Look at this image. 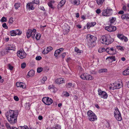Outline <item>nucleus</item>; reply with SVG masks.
<instances>
[{
  "mask_svg": "<svg viewBox=\"0 0 129 129\" xmlns=\"http://www.w3.org/2000/svg\"><path fill=\"white\" fill-rule=\"evenodd\" d=\"M63 94V95L66 96H69V93L67 91L64 92Z\"/></svg>",
  "mask_w": 129,
  "mask_h": 129,
  "instance_id": "obj_45",
  "label": "nucleus"
},
{
  "mask_svg": "<svg viewBox=\"0 0 129 129\" xmlns=\"http://www.w3.org/2000/svg\"><path fill=\"white\" fill-rule=\"evenodd\" d=\"M17 54V56L21 59H23L25 57V53L24 51H19Z\"/></svg>",
  "mask_w": 129,
  "mask_h": 129,
  "instance_id": "obj_12",
  "label": "nucleus"
},
{
  "mask_svg": "<svg viewBox=\"0 0 129 129\" xmlns=\"http://www.w3.org/2000/svg\"><path fill=\"white\" fill-rule=\"evenodd\" d=\"M73 85L72 84V83H68L67 84V87L68 88H70Z\"/></svg>",
  "mask_w": 129,
  "mask_h": 129,
  "instance_id": "obj_48",
  "label": "nucleus"
},
{
  "mask_svg": "<svg viewBox=\"0 0 129 129\" xmlns=\"http://www.w3.org/2000/svg\"><path fill=\"white\" fill-rule=\"evenodd\" d=\"M9 68L10 70H12L13 68V67L10 64L9 65Z\"/></svg>",
  "mask_w": 129,
  "mask_h": 129,
  "instance_id": "obj_58",
  "label": "nucleus"
},
{
  "mask_svg": "<svg viewBox=\"0 0 129 129\" xmlns=\"http://www.w3.org/2000/svg\"><path fill=\"white\" fill-rule=\"evenodd\" d=\"M42 79L43 81H44L45 82V81L47 80V77L46 76H44L43 77Z\"/></svg>",
  "mask_w": 129,
  "mask_h": 129,
  "instance_id": "obj_59",
  "label": "nucleus"
},
{
  "mask_svg": "<svg viewBox=\"0 0 129 129\" xmlns=\"http://www.w3.org/2000/svg\"><path fill=\"white\" fill-rule=\"evenodd\" d=\"M10 35L12 36H14L16 35L15 30H13L10 31Z\"/></svg>",
  "mask_w": 129,
  "mask_h": 129,
  "instance_id": "obj_40",
  "label": "nucleus"
},
{
  "mask_svg": "<svg viewBox=\"0 0 129 129\" xmlns=\"http://www.w3.org/2000/svg\"><path fill=\"white\" fill-rule=\"evenodd\" d=\"M81 78L82 79L91 80L93 79V77L87 73H84L80 76Z\"/></svg>",
  "mask_w": 129,
  "mask_h": 129,
  "instance_id": "obj_7",
  "label": "nucleus"
},
{
  "mask_svg": "<svg viewBox=\"0 0 129 129\" xmlns=\"http://www.w3.org/2000/svg\"><path fill=\"white\" fill-rule=\"evenodd\" d=\"M41 37V35L40 34H37L36 36V39L37 40H39Z\"/></svg>",
  "mask_w": 129,
  "mask_h": 129,
  "instance_id": "obj_41",
  "label": "nucleus"
},
{
  "mask_svg": "<svg viewBox=\"0 0 129 129\" xmlns=\"http://www.w3.org/2000/svg\"><path fill=\"white\" fill-rule=\"evenodd\" d=\"M42 58V57L40 56H37L36 58V60H39Z\"/></svg>",
  "mask_w": 129,
  "mask_h": 129,
  "instance_id": "obj_53",
  "label": "nucleus"
},
{
  "mask_svg": "<svg viewBox=\"0 0 129 129\" xmlns=\"http://www.w3.org/2000/svg\"><path fill=\"white\" fill-rule=\"evenodd\" d=\"M34 71L33 70H31L28 72L27 76H29V77L32 76L34 75Z\"/></svg>",
  "mask_w": 129,
  "mask_h": 129,
  "instance_id": "obj_19",
  "label": "nucleus"
},
{
  "mask_svg": "<svg viewBox=\"0 0 129 129\" xmlns=\"http://www.w3.org/2000/svg\"><path fill=\"white\" fill-rule=\"evenodd\" d=\"M38 118V119L39 120H42V119H43V117L41 116H39Z\"/></svg>",
  "mask_w": 129,
  "mask_h": 129,
  "instance_id": "obj_63",
  "label": "nucleus"
},
{
  "mask_svg": "<svg viewBox=\"0 0 129 129\" xmlns=\"http://www.w3.org/2000/svg\"><path fill=\"white\" fill-rule=\"evenodd\" d=\"M87 37L90 38L89 43L90 44L91 43V45L90 46V47H92L94 46L93 43L95 42V40H96V38L94 36L89 35H88Z\"/></svg>",
  "mask_w": 129,
  "mask_h": 129,
  "instance_id": "obj_11",
  "label": "nucleus"
},
{
  "mask_svg": "<svg viewBox=\"0 0 129 129\" xmlns=\"http://www.w3.org/2000/svg\"><path fill=\"white\" fill-rule=\"evenodd\" d=\"M34 5V4H36L37 5H39L40 1L39 0H34L33 1L31 2Z\"/></svg>",
  "mask_w": 129,
  "mask_h": 129,
  "instance_id": "obj_32",
  "label": "nucleus"
},
{
  "mask_svg": "<svg viewBox=\"0 0 129 129\" xmlns=\"http://www.w3.org/2000/svg\"><path fill=\"white\" fill-rule=\"evenodd\" d=\"M5 125L8 129H12V127H11L9 123L6 122L5 123Z\"/></svg>",
  "mask_w": 129,
  "mask_h": 129,
  "instance_id": "obj_35",
  "label": "nucleus"
},
{
  "mask_svg": "<svg viewBox=\"0 0 129 129\" xmlns=\"http://www.w3.org/2000/svg\"><path fill=\"white\" fill-rule=\"evenodd\" d=\"M42 101L45 104L47 105H51L53 102L52 99L48 97L43 98L42 99Z\"/></svg>",
  "mask_w": 129,
  "mask_h": 129,
  "instance_id": "obj_8",
  "label": "nucleus"
},
{
  "mask_svg": "<svg viewBox=\"0 0 129 129\" xmlns=\"http://www.w3.org/2000/svg\"><path fill=\"white\" fill-rule=\"evenodd\" d=\"M48 5L53 10L54 9V7L52 5V2H50L48 3Z\"/></svg>",
  "mask_w": 129,
  "mask_h": 129,
  "instance_id": "obj_29",
  "label": "nucleus"
},
{
  "mask_svg": "<svg viewBox=\"0 0 129 129\" xmlns=\"http://www.w3.org/2000/svg\"><path fill=\"white\" fill-rule=\"evenodd\" d=\"M26 7L27 9L29 10H33L35 8L34 4L32 2L28 3Z\"/></svg>",
  "mask_w": 129,
  "mask_h": 129,
  "instance_id": "obj_13",
  "label": "nucleus"
},
{
  "mask_svg": "<svg viewBox=\"0 0 129 129\" xmlns=\"http://www.w3.org/2000/svg\"><path fill=\"white\" fill-rule=\"evenodd\" d=\"M114 116L116 119L118 121H121L122 119L120 113V114L114 115Z\"/></svg>",
  "mask_w": 129,
  "mask_h": 129,
  "instance_id": "obj_21",
  "label": "nucleus"
},
{
  "mask_svg": "<svg viewBox=\"0 0 129 129\" xmlns=\"http://www.w3.org/2000/svg\"><path fill=\"white\" fill-rule=\"evenodd\" d=\"M96 23L95 22H91L89 23H87V27L89 28L90 27L94 26L96 24Z\"/></svg>",
  "mask_w": 129,
  "mask_h": 129,
  "instance_id": "obj_24",
  "label": "nucleus"
},
{
  "mask_svg": "<svg viewBox=\"0 0 129 129\" xmlns=\"http://www.w3.org/2000/svg\"><path fill=\"white\" fill-rule=\"evenodd\" d=\"M14 99L16 101H18L19 100L18 98L16 96H14Z\"/></svg>",
  "mask_w": 129,
  "mask_h": 129,
  "instance_id": "obj_56",
  "label": "nucleus"
},
{
  "mask_svg": "<svg viewBox=\"0 0 129 129\" xmlns=\"http://www.w3.org/2000/svg\"><path fill=\"white\" fill-rule=\"evenodd\" d=\"M43 70V68L41 67L38 68L37 69V72L38 73L41 72Z\"/></svg>",
  "mask_w": 129,
  "mask_h": 129,
  "instance_id": "obj_49",
  "label": "nucleus"
},
{
  "mask_svg": "<svg viewBox=\"0 0 129 129\" xmlns=\"http://www.w3.org/2000/svg\"><path fill=\"white\" fill-rule=\"evenodd\" d=\"M52 129H61V126L59 125H57L52 128Z\"/></svg>",
  "mask_w": 129,
  "mask_h": 129,
  "instance_id": "obj_33",
  "label": "nucleus"
},
{
  "mask_svg": "<svg viewBox=\"0 0 129 129\" xmlns=\"http://www.w3.org/2000/svg\"><path fill=\"white\" fill-rule=\"evenodd\" d=\"M36 32V30L35 29H33V30L31 29H28L26 33L27 38H28L31 36L33 38H34L35 37Z\"/></svg>",
  "mask_w": 129,
  "mask_h": 129,
  "instance_id": "obj_6",
  "label": "nucleus"
},
{
  "mask_svg": "<svg viewBox=\"0 0 129 129\" xmlns=\"http://www.w3.org/2000/svg\"><path fill=\"white\" fill-rule=\"evenodd\" d=\"M107 72V69H101L99 70V73H101L104 72Z\"/></svg>",
  "mask_w": 129,
  "mask_h": 129,
  "instance_id": "obj_28",
  "label": "nucleus"
},
{
  "mask_svg": "<svg viewBox=\"0 0 129 129\" xmlns=\"http://www.w3.org/2000/svg\"><path fill=\"white\" fill-rule=\"evenodd\" d=\"M87 114L89 120L91 121H94L97 119V117L95 114L91 110L88 111Z\"/></svg>",
  "mask_w": 129,
  "mask_h": 129,
  "instance_id": "obj_4",
  "label": "nucleus"
},
{
  "mask_svg": "<svg viewBox=\"0 0 129 129\" xmlns=\"http://www.w3.org/2000/svg\"><path fill=\"white\" fill-rule=\"evenodd\" d=\"M3 27L6 29H7L8 28V27L7 26V25L6 23H4L2 25Z\"/></svg>",
  "mask_w": 129,
  "mask_h": 129,
  "instance_id": "obj_50",
  "label": "nucleus"
},
{
  "mask_svg": "<svg viewBox=\"0 0 129 129\" xmlns=\"http://www.w3.org/2000/svg\"><path fill=\"white\" fill-rule=\"evenodd\" d=\"M53 49V48L51 47H47L46 50L44 49L42 53L43 54H46L48 53Z\"/></svg>",
  "mask_w": 129,
  "mask_h": 129,
  "instance_id": "obj_16",
  "label": "nucleus"
},
{
  "mask_svg": "<svg viewBox=\"0 0 129 129\" xmlns=\"http://www.w3.org/2000/svg\"><path fill=\"white\" fill-rule=\"evenodd\" d=\"M117 36L122 41H124L125 42H127L128 41L127 38L123 35L119 34L117 35Z\"/></svg>",
  "mask_w": 129,
  "mask_h": 129,
  "instance_id": "obj_14",
  "label": "nucleus"
},
{
  "mask_svg": "<svg viewBox=\"0 0 129 129\" xmlns=\"http://www.w3.org/2000/svg\"><path fill=\"white\" fill-rule=\"evenodd\" d=\"M96 13L98 14H100L101 12V10L100 9H98L96 11Z\"/></svg>",
  "mask_w": 129,
  "mask_h": 129,
  "instance_id": "obj_55",
  "label": "nucleus"
},
{
  "mask_svg": "<svg viewBox=\"0 0 129 129\" xmlns=\"http://www.w3.org/2000/svg\"><path fill=\"white\" fill-rule=\"evenodd\" d=\"M16 85L17 87H19L22 88H25L26 86L23 83L21 82H17L16 83Z\"/></svg>",
  "mask_w": 129,
  "mask_h": 129,
  "instance_id": "obj_15",
  "label": "nucleus"
},
{
  "mask_svg": "<svg viewBox=\"0 0 129 129\" xmlns=\"http://www.w3.org/2000/svg\"><path fill=\"white\" fill-rule=\"evenodd\" d=\"M60 52L59 50L58 49L55 52L54 55L55 56H57L59 54Z\"/></svg>",
  "mask_w": 129,
  "mask_h": 129,
  "instance_id": "obj_38",
  "label": "nucleus"
},
{
  "mask_svg": "<svg viewBox=\"0 0 129 129\" xmlns=\"http://www.w3.org/2000/svg\"><path fill=\"white\" fill-rule=\"evenodd\" d=\"M105 29L108 31L111 32L115 31L117 29V28L115 26H112L110 25L106 26Z\"/></svg>",
  "mask_w": 129,
  "mask_h": 129,
  "instance_id": "obj_10",
  "label": "nucleus"
},
{
  "mask_svg": "<svg viewBox=\"0 0 129 129\" xmlns=\"http://www.w3.org/2000/svg\"><path fill=\"white\" fill-rule=\"evenodd\" d=\"M26 66V64L25 63H23L21 64V68L22 69H24Z\"/></svg>",
  "mask_w": 129,
  "mask_h": 129,
  "instance_id": "obj_51",
  "label": "nucleus"
},
{
  "mask_svg": "<svg viewBox=\"0 0 129 129\" xmlns=\"http://www.w3.org/2000/svg\"><path fill=\"white\" fill-rule=\"evenodd\" d=\"M116 48L118 49L119 50L122 51H123L124 49V47L123 46H117Z\"/></svg>",
  "mask_w": 129,
  "mask_h": 129,
  "instance_id": "obj_30",
  "label": "nucleus"
},
{
  "mask_svg": "<svg viewBox=\"0 0 129 129\" xmlns=\"http://www.w3.org/2000/svg\"><path fill=\"white\" fill-rule=\"evenodd\" d=\"M15 31V33H16V35H20L22 34V32L20 31L19 29H16Z\"/></svg>",
  "mask_w": 129,
  "mask_h": 129,
  "instance_id": "obj_39",
  "label": "nucleus"
},
{
  "mask_svg": "<svg viewBox=\"0 0 129 129\" xmlns=\"http://www.w3.org/2000/svg\"><path fill=\"white\" fill-rule=\"evenodd\" d=\"M105 0H96V2L98 5H101L103 3Z\"/></svg>",
  "mask_w": 129,
  "mask_h": 129,
  "instance_id": "obj_31",
  "label": "nucleus"
},
{
  "mask_svg": "<svg viewBox=\"0 0 129 129\" xmlns=\"http://www.w3.org/2000/svg\"><path fill=\"white\" fill-rule=\"evenodd\" d=\"M18 128H19V129H29L27 126L26 125L23 126H19L18 127Z\"/></svg>",
  "mask_w": 129,
  "mask_h": 129,
  "instance_id": "obj_37",
  "label": "nucleus"
},
{
  "mask_svg": "<svg viewBox=\"0 0 129 129\" xmlns=\"http://www.w3.org/2000/svg\"><path fill=\"white\" fill-rule=\"evenodd\" d=\"M116 18L115 17H112V19L110 20V22L111 23L110 25L113 23L116 20Z\"/></svg>",
  "mask_w": 129,
  "mask_h": 129,
  "instance_id": "obj_36",
  "label": "nucleus"
},
{
  "mask_svg": "<svg viewBox=\"0 0 129 129\" xmlns=\"http://www.w3.org/2000/svg\"><path fill=\"white\" fill-rule=\"evenodd\" d=\"M21 5V4L20 3H16L14 6L15 9L16 10L18 8L20 7Z\"/></svg>",
  "mask_w": 129,
  "mask_h": 129,
  "instance_id": "obj_26",
  "label": "nucleus"
},
{
  "mask_svg": "<svg viewBox=\"0 0 129 129\" xmlns=\"http://www.w3.org/2000/svg\"><path fill=\"white\" fill-rule=\"evenodd\" d=\"M18 114L17 111L10 110L7 112L6 115L9 122L11 124H13L17 122Z\"/></svg>",
  "mask_w": 129,
  "mask_h": 129,
  "instance_id": "obj_1",
  "label": "nucleus"
},
{
  "mask_svg": "<svg viewBox=\"0 0 129 129\" xmlns=\"http://www.w3.org/2000/svg\"><path fill=\"white\" fill-rule=\"evenodd\" d=\"M38 8L39 9H41L42 10H45V9L43 6H39V5L38 6Z\"/></svg>",
  "mask_w": 129,
  "mask_h": 129,
  "instance_id": "obj_52",
  "label": "nucleus"
},
{
  "mask_svg": "<svg viewBox=\"0 0 129 129\" xmlns=\"http://www.w3.org/2000/svg\"><path fill=\"white\" fill-rule=\"evenodd\" d=\"M124 12L123 11H120L118 13L119 14H123Z\"/></svg>",
  "mask_w": 129,
  "mask_h": 129,
  "instance_id": "obj_62",
  "label": "nucleus"
},
{
  "mask_svg": "<svg viewBox=\"0 0 129 129\" xmlns=\"http://www.w3.org/2000/svg\"><path fill=\"white\" fill-rule=\"evenodd\" d=\"M112 10L108 8L103 10L102 14L103 16H108L111 15L112 13Z\"/></svg>",
  "mask_w": 129,
  "mask_h": 129,
  "instance_id": "obj_5",
  "label": "nucleus"
},
{
  "mask_svg": "<svg viewBox=\"0 0 129 129\" xmlns=\"http://www.w3.org/2000/svg\"><path fill=\"white\" fill-rule=\"evenodd\" d=\"M71 2L74 4L77 5H79L80 3V1L79 0H71Z\"/></svg>",
  "mask_w": 129,
  "mask_h": 129,
  "instance_id": "obj_20",
  "label": "nucleus"
},
{
  "mask_svg": "<svg viewBox=\"0 0 129 129\" xmlns=\"http://www.w3.org/2000/svg\"><path fill=\"white\" fill-rule=\"evenodd\" d=\"M74 49L75 52L77 53H81L83 52L82 51L80 50L77 47H75Z\"/></svg>",
  "mask_w": 129,
  "mask_h": 129,
  "instance_id": "obj_34",
  "label": "nucleus"
},
{
  "mask_svg": "<svg viewBox=\"0 0 129 129\" xmlns=\"http://www.w3.org/2000/svg\"><path fill=\"white\" fill-rule=\"evenodd\" d=\"M126 19H129V14H126Z\"/></svg>",
  "mask_w": 129,
  "mask_h": 129,
  "instance_id": "obj_64",
  "label": "nucleus"
},
{
  "mask_svg": "<svg viewBox=\"0 0 129 129\" xmlns=\"http://www.w3.org/2000/svg\"><path fill=\"white\" fill-rule=\"evenodd\" d=\"M16 48L15 46L13 45L8 44L6 45L5 48L3 49L1 52V54L3 55L5 54L8 53L9 52V50H15Z\"/></svg>",
  "mask_w": 129,
  "mask_h": 129,
  "instance_id": "obj_3",
  "label": "nucleus"
},
{
  "mask_svg": "<svg viewBox=\"0 0 129 129\" xmlns=\"http://www.w3.org/2000/svg\"><path fill=\"white\" fill-rule=\"evenodd\" d=\"M122 82H120V83H116L114 85V89H118L120 88L122 86Z\"/></svg>",
  "mask_w": 129,
  "mask_h": 129,
  "instance_id": "obj_17",
  "label": "nucleus"
},
{
  "mask_svg": "<svg viewBox=\"0 0 129 129\" xmlns=\"http://www.w3.org/2000/svg\"><path fill=\"white\" fill-rule=\"evenodd\" d=\"M121 18L123 19H126L125 15H122L121 16Z\"/></svg>",
  "mask_w": 129,
  "mask_h": 129,
  "instance_id": "obj_57",
  "label": "nucleus"
},
{
  "mask_svg": "<svg viewBox=\"0 0 129 129\" xmlns=\"http://www.w3.org/2000/svg\"><path fill=\"white\" fill-rule=\"evenodd\" d=\"M1 21L2 22H6L7 21L6 18L5 17H3L1 18Z\"/></svg>",
  "mask_w": 129,
  "mask_h": 129,
  "instance_id": "obj_46",
  "label": "nucleus"
},
{
  "mask_svg": "<svg viewBox=\"0 0 129 129\" xmlns=\"http://www.w3.org/2000/svg\"><path fill=\"white\" fill-rule=\"evenodd\" d=\"M110 59L111 60H112V61H115V57L114 56H112L111 57H107L106 59Z\"/></svg>",
  "mask_w": 129,
  "mask_h": 129,
  "instance_id": "obj_43",
  "label": "nucleus"
},
{
  "mask_svg": "<svg viewBox=\"0 0 129 129\" xmlns=\"http://www.w3.org/2000/svg\"><path fill=\"white\" fill-rule=\"evenodd\" d=\"M120 113L117 107L115 108V111L114 112V115L120 114Z\"/></svg>",
  "mask_w": 129,
  "mask_h": 129,
  "instance_id": "obj_27",
  "label": "nucleus"
},
{
  "mask_svg": "<svg viewBox=\"0 0 129 129\" xmlns=\"http://www.w3.org/2000/svg\"><path fill=\"white\" fill-rule=\"evenodd\" d=\"M14 22L13 18V17H11L9 20L8 22L10 24H12Z\"/></svg>",
  "mask_w": 129,
  "mask_h": 129,
  "instance_id": "obj_44",
  "label": "nucleus"
},
{
  "mask_svg": "<svg viewBox=\"0 0 129 129\" xmlns=\"http://www.w3.org/2000/svg\"><path fill=\"white\" fill-rule=\"evenodd\" d=\"M109 51V54L113 55L115 54V52L114 51V50L112 47L111 48H110Z\"/></svg>",
  "mask_w": 129,
  "mask_h": 129,
  "instance_id": "obj_25",
  "label": "nucleus"
},
{
  "mask_svg": "<svg viewBox=\"0 0 129 129\" xmlns=\"http://www.w3.org/2000/svg\"><path fill=\"white\" fill-rule=\"evenodd\" d=\"M105 51V50L104 48H101L99 49L98 51L100 53H102L103 51Z\"/></svg>",
  "mask_w": 129,
  "mask_h": 129,
  "instance_id": "obj_42",
  "label": "nucleus"
},
{
  "mask_svg": "<svg viewBox=\"0 0 129 129\" xmlns=\"http://www.w3.org/2000/svg\"><path fill=\"white\" fill-rule=\"evenodd\" d=\"M66 0H62L61 1L58 5V7H61L63 6L65 3Z\"/></svg>",
  "mask_w": 129,
  "mask_h": 129,
  "instance_id": "obj_22",
  "label": "nucleus"
},
{
  "mask_svg": "<svg viewBox=\"0 0 129 129\" xmlns=\"http://www.w3.org/2000/svg\"><path fill=\"white\" fill-rule=\"evenodd\" d=\"M99 95H101V97L104 99H106L108 96V95L106 92L102 91L100 89L98 90Z\"/></svg>",
  "mask_w": 129,
  "mask_h": 129,
  "instance_id": "obj_9",
  "label": "nucleus"
},
{
  "mask_svg": "<svg viewBox=\"0 0 129 129\" xmlns=\"http://www.w3.org/2000/svg\"><path fill=\"white\" fill-rule=\"evenodd\" d=\"M55 81L56 83L58 84H60L64 82L63 79L62 78L56 79Z\"/></svg>",
  "mask_w": 129,
  "mask_h": 129,
  "instance_id": "obj_18",
  "label": "nucleus"
},
{
  "mask_svg": "<svg viewBox=\"0 0 129 129\" xmlns=\"http://www.w3.org/2000/svg\"><path fill=\"white\" fill-rule=\"evenodd\" d=\"M26 108L28 110H29L30 109V104L29 103L26 104Z\"/></svg>",
  "mask_w": 129,
  "mask_h": 129,
  "instance_id": "obj_47",
  "label": "nucleus"
},
{
  "mask_svg": "<svg viewBox=\"0 0 129 129\" xmlns=\"http://www.w3.org/2000/svg\"><path fill=\"white\" fill-rule=\"evenodd\" d=\"M54 87V86L53 85H50L49 86L48 88L49 89H51L52 88H53Z\"/></svg>",
  "mask_w": 129,
  "mask_h": 129,
  "instance_id": "obj_60",
  "label": "nucleus"
},
{
  "mask_svg": "<svg viewBox=\"0 0 129 129\" xmlns=\"http://www.w3.org/2000/svg\"><path fill=\"white\" fill-rule=\"evenodd\" d=\"M123 74L124 75H129V69L127 68L123 71Z\"/></svg>",
  "mask_w": 129,
  "mask_h": 129,
  "instance_id": "obj_23",
  "label": "nucleus"
},
{
  "mask_svg": "<svg viewBox=\"0 0 129 129\" xmlns=\"http://www.w3.org/2000/svg\"><path fill=\"white\" fill-rule=\"evenodd\" d=\"M66 55V53L65 52L62 53L61 55V56L62 59L64 58Z\"/></svg>",
  "mask_w": 129,
  "mask_h": 129,
  "instance_id": "obj_54",
  "label": "nucleus"
},
{
  "mask_svg": "<svg viewBox=\"0 0 129 129\" xmlns=\"http://www.w3.org/2000/svg\"><path fill=\"white\" fill-rule=\"evenodd\" d=\"M109 49L110 48H107L105 50V51H106V52L108 53L109 54Z\"/></svg>",
  "mask_w": 129,
  "mask_h": 129,
  "instance_id": "obj_61",
  "label": "nucleus"
},
{
  "mask_svg": "<svg viewBox=\"0 0 129 129\" xmlns=\"http://www.w3.org/2000/svg\"><path fill=\"white\" fill-rule=\"evenodd\" d=\"M113 39L110 35L106 37L103 36L101 39V42L103 44L108 45L111 44L113 41Z\"/></svg>",
  "mask_w": 129,
  "mask_h": 129,
  "instance_id": "obj_2",
  "label": "nucleus"
}]
</instances>
